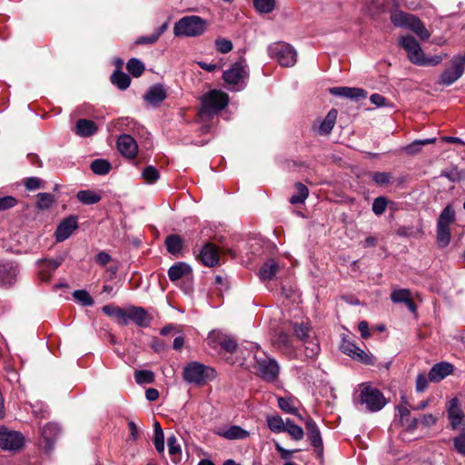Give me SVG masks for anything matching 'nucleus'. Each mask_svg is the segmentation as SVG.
<instances>
[{"instance_id": "nucleus-25", "label": "nucleus", "mask_w": 465, "mask_h": 465, "mask_svg": "<svg viewBox=\"0 0 465 465\" xmlns=\"http://www.w3.org/2000/svg\"><path fill=\"white\" fill-rule=\"evenodd\" d=\"M338 112L335 109L329 111L325 118L321 122L318 126V133L322 135L329 134L334 127Z\"/></svg>"}, {"instance_id": "nucleus-29", "label": "nucleus", "mask_w": 465, "mask_h": 465, "mask_svg": "<svg viewBox=\"0 0 465 465\" xmlns=\"http://www.w3.org/2000/svg\"><path fill=\"white\" fill-rule=\"evenodd\" d=\"M455 221V211L451 205H447L440 213L437 222L438 227L450 228V225Z\"/></svg>"}, {"instance_id": "nucleus-42", "label": "nucleus", "mask_w": 465, "mask_h": 465, "mask_svg": "<svg viewBox=\"0 0 465 465\" xmlns=\"http://www.w3.org/2000/svg\"><path fill=\"white\" fill-rule=\"evenodd\" d=\"M411 16V15L410 14L401 11H396L393 14H391V19L394 25L400 27H407Z\"/></svg>"}, {"instance_id": "nucleus-16", "label": "nucleus", "mask_w": 465, "mask_h": 465, "mask_svg": "<svg viewBox=\"0 0 465 465\" xmlns=\"http://www.w3.org/2000/svg\"><path fill=\"white\" fill-rule=\"evenodd\" d=\"M17 273V266L14 262H0V286H12L16 280Z\"/></svg>"}, {"instance_id": "nucleus-46", "label": "nucleus", "mask_w": 465, "mask_h": 465, "mask_svg": "<svg viewBox=\"0 0 465 465\" xmlns=\"http://www.w3.org/2000/svg\"><path fill=\"white\" fill-rule=\"evenodd\" d=\"M411 297L408 289L394 290L391 294V299L395 303H405Z\"/></svg>"}, {"instance_id": "nucleus-9", "label": "nucleus", "mask_w": 465, "mask_h": 465, "mask_svg": "<svg viewBox=\"0 0 465 465\" xmlns=\"http://www.w3.org/2000/svg\"><path fill=\"white\" fill-rule=\"evenodd\" d=\"M25 443V438L18 431L9 430L6 428H0V448L6 450H20Z\"/></svg>"}, {"instance_id": "nucleus-1", "label": "nucleus", "mask_w": 465, "mask_h": 465, "mask_svg": "<svg viewBox=\"0 0 465 465\" xmlns=\"http://www.w3.org/2000/svg\"><path fill=\"white\" fill-rule=\"evenodd\" d=\"M208 23L198 15H186L179 19L173 26L176 37H198L207 30Z\"/></svg>"}, {"instance_id": "nucleus-60", "label": "nucleus", "mask_w": 465, "mask_h": 465, "mask_svg": "<svg viewBox=\"0 0 465 465\" xmlns=\"http://www.w3.org/2000/svg\"><path fill=\"white\" fill-rule=\"evenodd\" d=\"M17 204V200L12 196L0 198V211L10 209Z\"/></svg>"}, {"instance_id": "nucleus-47", "label": "nucleus", "mask_w": 465, "mask_h": 465, "mask_svg": "<svg viewBox=\"0 0 465 465\" xmlns=\"http://www.w3.org/2000/svg\"><path fill=\"white\" fill-rule=\"evenodd\" d=\"M142 177L147 183H154L159 179L160 173L155 167L149 165L143 171Z\"/></svg>"}, {"instance_id": "nucleus-2", "label": "nucleus", "mask_w": 465, "mask_h": 465, "mask_svg": "<svg viewBox=\"0 0 465 465\" xmlns=\"http://www.w3.org/2000/svg\"><path fill=\"white\" fill-rule=\"evenodd\" d=\"M253 359L255 361L253 365L255 372L262 380L272 382L278 378L280 367L274 359L269 357L259 349L255 351Z\"/></svg>"}, {"instance_id": "nucleus-50", "label": "nucleus", "mask_w": 465, "mask_h": 465, "mask_svg": "<svg viewBox=\"0 0 465 465\" xmlns=\"http://www.w3.org/2000/svg\"><path fill=\"white\" fill-rule=\"evenodd\" d=\"M74 298L84 306H91L94 304V300L91 295L84 290L74 291L73 293Z\"/></svg>"}, {"instance_id": "nucleus-37", "label": "nucleus", "mask_w": 465, "mask_h": 465, "mask_svg": "<svg viewBox=\"0 0 465 465\" xmlns=\"http://www.w3.org/2000/svg\"><path fill=\"white\" fill-rule=\"evenodd\" d=\"M90 168L95 174L105 175L111 170V163L104 159H96L92 162Z\"/></svg>"}, {"instance_id": "nucleus-55", "label": "nucleus", "mask_w": 465, "mask_h": 465, "mask_svg": "<svg viewBox=\"0 0 465 465\" xmlns=\"http://www.w3.org/2000/svg\"><path fill=\"white\" fill-rule=\"evenodd\" d=\"M453 445L455 450L462 456L465 457V432L460 433L453 438Z\"/></svg>"}, {"instance_id": "nucleus-24", "label": "nucleus", "mask_w": 465, "mask_h": 465, "mask_svg": "<svg viewBox=\"0 0 465 465\" xmlns=\"http://www.w3.org/2000/svg\"><path fill=\"white\" fill-rule=\"evenodd\" d=\"M98 128L94 122L87 119H79L75 124V134L81 137L94 134Z\"/></svg>"}, {"instance_id": "nucleus-41", "label": "nucleus", "mask_w": 465, "mask_h": 465, "mask_svg": "<svg viewBox=\"0 0 465 465\" xmlns=\"http://www.w3.org/2000/svg\"><path fill=\"white\" fill-rule=\"evenodd\" d=\"M127 71L134 77H139L144 71V64L136 58H131L126 64Z\"/></svg>"}, {"instance_id": "nucleus-54", "label": "nucleus", "mask_w": 465, "mask_h": 465, "mask_svg": "<svg viewBox=\"0 0 465 465\" xmlns=\"http://www.w3.org/2000/svg\"><path fill=\"white\" fill-rule=\"evenodd\" d=\"M391 174L386 172H376L372 174L373 182L378 185H385L390 183Z\"/></svg>"}, {"instance_id": "nucleus-48", "label": "nucleus", "mask_w": 465, "mask_h": 465, "mask_svg": "<svg viewBox=\"0 0 465 465\" xmlns=\"http://www.w3.org/2000/svg\"><path fill=\"white\" fill-rule=\"evenodd\" d=\"M257 11L260 13H271L275 6V0H253Z\"/></svg>"}, {"instance_id": "nucleus-5", "label": "nucleus", "mask_w": 465, "mask_h": 465, "mask_svg": "<svg viewBox=\"0 0 465 465\" xmlns=\"http://www.w3.org/2000/svg\"><path fill=\"white\" fill-rule=\"evenodd\" d=\"M386 402L384 395L378 389L370 385H363L361 388L358 403L364 406L368 411H379L386 405Z\"/></svg>"}, {"instance_id": "nucleus-36", "label": "nucleus", "mask_w": 465, "mask_h": 465, "mask_svg": "<svg viewBox=\"0 0 465 465\" xmlns=\"http://www.w3.org/2000/svg\"><path fill=\"white\" fill-rule=\"evenodd\" d=\"M296 193L290 198V202L292 204L302 203L309 195L308 188L302 183L295 184Z\"/></svg>"}, {"instance_id": "nucleus-21", "label": "nucleus", "mask_w": 465, "mask_h": 465, "mask_svg": "<svg viewBox=\"0 0 465 465\" xmlns=\"http://www.w3.org/2000/svg\"><path fill=\"white\" fill-rule=\"evenodd\" d=\"M143 97L148 104L158 106L166 98V91L162 84H154L147 90Z\"/></svg>"}, {"instance_id": "nucleus-6", "label": "nucleus", "mask_w": 465, "mask_h": 465, "mask_svg": "<svg viewBox=\"0 0 465 465\" xmlns=\"http://www.w3.org/2000/svg\"><path fill=\"white\" fill-rule=\"evenodd\" d=\"M268 54L283 67H292L297 62V52L285 42H276L269 45Z\"/></svg>"}, {"instance_id": "nucleus-57", "label": "nucleus", "mask_w": 465, "mask_h": 465, "mask_svg": "<svg viewBox=\"0 0 465 465\" xmlns=\"http://www.w3.org/2000/svg\"><path fill=\"white\" fill-rule=\"evenodd\" d=\"M442 59H443L442 55H434L431 57H426L424 54L418 65H420V66H435V65L440 64Z\"/></svg>"}, {"instance_id": "nucleus-11", "label": "nucleus", "mask_w": 465, "mask_h": 465, "mask_svg": "<svg viewBox=\"0 0 465 465\" xmlns=\"http://www.w3.org/2000/svg\"><path fill=\"white\" fill-rule=\"evenodd\" d=\"M248 75L246 65L242 63L233 64L228 70L223 72V78L230 85H238Z\"/></svg>"}, {"instance_id": "nucleus-33", "label": "nucleus", "mask_w": 465, "mask_h": 465, "mask_svg": "<svg viewBox=\"0 0 465 465\" xmlns=\"http://www.w3.org/2000/svg\"><path fill=\"white\" fill-rule=\"evenodd\" d=\"M293 331L295 336L303 343L306 340L312 338L315 333L310 326L304 323H294Z\"/></svg>"}, {"instance_id": "nucleus-10", "label": "nucleus", "mask_w": 465, "mask_h": 465, "mask_svg": "<svg viewBox=\"0 0 465 465\" xmlns=\"http://www.w3.org/2000/svg\"><path fill=\"white\" fill-rule=\"evenodd\" d=\"M401 45L406 51L409 60L418 65L424 55L418 41L413 36H402Z\"/></svg>"}, {"instance_id": "nucleus-56", "label": "nucleus", "mask_w": 465, "mask_h": 465, "mask_svg": "<svg viewBox=\"0 0 465 465\" xmlns=\"http://www.w3.org/2000/svg\"><path fill=\"white\" fill-rule=\"evenodd\" d=\"M24 184L28 191H35L43 187V181L38 177H28Z\"/></svg>"}, {"instance_id": "nucleus-19", "label": "nucleus", "mask_w": 465, "mask_h": 465, "mask_svg": "<svg viewBox=\"0 0 465 465\" xmlns=\"http://www.w3.org/2000/svg\"><path fill=\"white\" fill-rule=\"evenodd\" d=\"M453 370V365L446 361L434 364L429 371V380L432 382H438L451 374Z\"/></svg>"}, {"instance_id": "nucleus-40", "label": "nucleus", "mask_w": 465, "mask_h": 465, "mask_svg": "<svg viewBox=\"0 0 465 465\" xmlns=\"http://www.w3.org/2000/svg\"><path fill=\"white\" fill-rule=\"evenodd\" d=\"M285 432H288L294 440H301L304 436L302 428L294 424L290 419L286 420Z\"/></svg>"}, {"instance_id": "nucleus-35", "label": "nucleus", "mask_w": 465, "mask_h": 465, "mask_svg": "<svg viewBox=\"0 0 465 465\" xmlns=\"http://www.w3.org/2000/svg\"><path fill=\"white\" fill-rule=\"evenodd\" d=\"M111 82L121 90H125L129 87L131 79L125 73L115 71L111 75Z\"/></svg>"}, {"instance_id": "nucleus-3", "label": "nucleus", "mask_w": 465, "mask_h": 465, "mask_svg": "<svg viewBox=\"0 0 465 465\" xmlns=\"http://www.w3.org/2000/svg\"><path fill=\"white\" fill-rule=\"evenodd\" d=\"M183 380L192 384L203 385L215 377V371L198 361H191L183 371Z\"/></svg>"}, {"instance_id": "nucleus-44", "label": "nucleus", "mask_w": 465, "mask_h": 465, "mask_svg": "<svg viewBox=\"0 0 465 465\" xmlns=\"http://www.w3.org/2000/svg\"><path fill=\"white\" fill-rule=\"evenodd\" d=\"M450 237L451 233L450 228L437 226V242L441 248L446 247L450 243Z\"/></svg>"}, {"instance_id": "nucleus-58", "label": "nucleus", "mask_w": 465, "mask_h": 465, "mask_svg": "<svg viewBox=\"0 0 465 465\" xmlns=\"http://www.w3.org/2000/svg\"><path fill=\"white\" fill-rule=\"evenodd\" d=\"M274 343L279 348L289 349L292 347L289 335L286 333H283V332H281L278 334V336L276 337V339L274 341Z\"/></svg>"}, {"instance_id": "nucleus-4", "label": "nucleus", "mask_w": 465, "mask_h": 465, "mask_svg": "<svg viewBox=\"0 0 465 465\" xmlns=\"http://www.w3.org/2000/svg\"><path fill=\"white\" fill-rule=\"evenodd\" d=\"M228 95L220 90H212L202 98L201 114L211 117L226 107Z\"/></svg>"}, {"instance_id": "nucleus-63", "label": "nucleus", "mask_w": 465, "mask_h": 465, "mask_svg": "<svg viewBox=\"0 0 465 465\" xmlns=\"http://www.w3.org/2000/svg\"><path fill=\"white\" fill-rule=\"evenodd\" d=\"M420 420L424 427H430L437 423L438 419L434 415L428 413L424 414Z\"/></svg>"}, {"instance_id": "nucleus-27", "label": "nucleus", "mask_w": 465, "mask_h": 465, "mask_svg": "<svg viewBox=\"0 0 465 465\" xmlns=\"http://www.w3.org/2000/svg\"><path fill=\"white\" fill-rule=\"evenodd\" d=\"M102 310L106 315L115 319L116 322L120 325H126V322H125L126 310H124V309H122L118 306L113 305V304L105 305L103 307Z\"/></svg>"}, {"instance_id": "nucleus-61", "label": "nucleus", "mask_w": 465, "mask_h": 465, "mask_svg": "<svg viewBox=\"0 0 465 465\" xmlns=\"http://www.w3.org/2000/svg\"><path fill=\"white\" fill-rule=\"evenodd\" d=\"M429 376L420 373L416 379V391L419 392L424 391L428 387Z\"/></svg>"}, {"instance_id": "nucleus-28", "label": "nucleus", "mask_w": 465, "mask_h": 465, "mask_svg": "<svg viewBox=\"0 0 465 465\" xmlns=\"http://www.w3.org/2000/svg\"><path fill=\"white\" fill-rule=\"evenodd\" d=\"M302 346L304 349V355L307 359H315L321 351L320 343L315 335L312 338L306 340V341L302 343Z\"/></svg>"}, {"instance_id": "nucleus-39", "label": "nucleus", "mask_w": 465, "mask_h": 465, "mask_svg": "<svg viewBox=\"0 0 465 465\" xmlns=\"http://www.w3.org/2000/svg\"><path fill=\"white\" fill-rule=\"evenodd\" d=\"M436 138H428L422 140H415L411 143L404 147V151L408 154H416L421 150V146L435 143Z\"/></svg>"}, {"instance_id": "nucleus-23", "label": "nucleus", "mask_w": 465, "mask_h": 465, "mask_svg": "<svg viewBox=\"0 0 465 465\" xmlns=\"http://www.w3.org/2000/svg\"><path fill=\"white\" fill-rule=\"evenodd\" d=\"M191 272L192 269L187 263L179 262L169 268L168 277L173 282L191 274Z\"/></svg>"}, {"instance_id": "nucleus-53", "label": "nucleus", "mask_w": 465, "mask_h": 465, "mask_svg": "<svg viewBox=\"0 0 465 465\" xmlns=\"http://www.w3.org/2000/svg\"><path fill=\"white\" fill-rule=\"evenodd\" d=\"M388 201L385 197L380 196L374 199L372 203V212L376 215H381L387 207Z\"/></svg>"}, {"instance_id": "nucleus-59", "label": "nucleus", "mask_w": 465, "mask_h": 465, "mask_svg": "<svg viewBox=\"0 0 465 465\" xmlns=\"http://www.w3.org/2000/svg\"><path fill=\"white\" fill-rule=\"evenodd\" d=\"M349 90L351 92H348L347 98H351V99L359 101L361 99L365 98L367 95V92L361 88L349 87Z\"/></svg>"}, {"instance_id": "nucleus-64", "label": "nucleus", "mask_w": 465, "mask_h": 465, "mask_svg": "<svg viewBox=\"0 0 465 465\" xmlns=\"http://www.w3.org/2000/svg\"><path fill=\"white\" fill-rule=\"evenodd\" d=\"M41 263L53 273L60 265L61 261L58 260H41Z\"/></svg>"}, {"instance_id": "nucleus-12", "label": "nucleus", "mask_w": 465, "mask_h": 465, "mask_svg": "<svg viewBox=\"0 0 465 465\" xmlns=\"http://www.w3.org/2000/svg\"><path fill=\"white\" fill-rule=\"evenodd\" d=\"M305 427L312 446L315 449L318 455L322 456L323 452V443L321 431L316 422L311 417H308L305 420Z\"/></svg>"}, {"instance_id": "nucleus-8", "label": "nucleus", "mask_w": 465, "mask_h": 465, "mask_svg": "<svg viewBox=\"0 0 465 465\" xmlns=\"http://www.w3.org/2000/svg\"><path fill=\"white\" fill-rule=\"evenodd\" d=\"M340 349L344 354L348 355L354 361H357L362 364L371 366L375 364V358L372 354L368 353L363 350L360 349L355 343H353L350 340L343 338Z\"/></svg>"}, {"instance_id": "nucleus-32", "label": "nucleus", "mask_w": 465, "mask_h": 465, "mask_svg": "<svg viewBox=\"0 0 465 465\" xmlns=\"http://www.w3.org/2000/svg\"><path fill=\"white\" fill-rule=\"evenodd\" d=\"M164 242L168 252L172 254H177L183 249V239L178 234L167 236Z\"/></svg>"}, {"instance_id": "nucleus-34", "label": "nucleus", "mask_w": 465, "mask_h": 465, "mask_svg": "<svg viewBox=\"0 0 465 465\" xmlns=\"http://www.w3.org/2000/svg\"><path fill=\"white\" fill-rule=\"evenodd\" d=\"M266 422L272 431L275 433L285 432L286 421L280 415L267 416Z\"/></svg>"}, {"instance_id": "nucleus-38", "label": "nucleus", "mask_w": 465, "mask_h": 465, "mask_svg": "<svg viewBox=\"0 0 465 465\" xmlns=\"http://www.w3.org/2000/svg\"><path fill=\"white\" fill-rule=\"evenodd\" d=\"M36 198V207L40 210L49 209L55 202L54 196L48 193H39Z\"/></svg>"}, {"instance_id": "nucleus-51", "label": "nucleus", "mask_w": 465, "mask_h": 465, "mask_svg": "<svg viewBox=\"0 0 465 465\" xmlns=\"http://www.w3.org/2000/svg\"><path fill=\"white\" fill-rule=\"evenodd\" d=\"M134 379L138 384L151 383L153 381V373L147 370L136 371Z\"/></svg>"}, {"instance_id": "nucleus-52", "label": "nucleus", "mask_w": 465, "mask_h": 465, "mask_svg": "<svg viewBox=\"0 0 465 465\" xmlns=\"http://www.w3.org/2000/svg\"><path fill=\"white\" fill-rule=\"evenodd\" d=\"M219 344L224 351H226L228 352H233L237 348L236 341L230 336L223 335V336L220 337Z\"/></svg>"}, {"instance_id": "nucleus-22", "label": "nucleus", "mask_w": 465, "mask_h": 465, "mask_svg": "<svg viewBox=\"0 0 465 465\" xmlns=\"http://www.w3.org/2000/svg\"><path fill=\"white\" fill-rule=\"evenodd\" d=\"M279 408L285 413L293 414L297 416L300 420H303V418L301 414L298 413V409L296 407V402L298 401L296 398L292 395L278 397L277 398Z\"/></svg>"}, {"instance_id": "nucleus-13", "label": "nucleus", "mask_w": 465, "mask_h": 465, "mask_svg": "<svg viewBox=\"0 0 465 465\" xmlns=\"http://www.w3.org/2000/svg\"><path fill=\"white\" fill-rule=\"evenodd\" d=\"M152 318L143 307L132 306L125 312L126 325L129 321L134 322L139 327H148L151 323Z\"/></svg>"}, {"instance_id": "nucleus-7", "label": "nucleus", "mask_w": 465, "mask_h": 465, "mask_svg": "<svg viewBox=\"0 0 465 465\" xmlns=\"http://www.w3.org/2000/svg\"><path fill=\"white\" fill-rule=\"evenodd\" d=\"M465 71V54L454 55L450 60V66L440 74L439 84L450 86L459 80Z\"/></svg>"}, {"instance_id": "nucleus-17", "label": "nucleus", "mask_w": 465, "mask_h": 465, "mask_svg": "<svg viewBox=\"0 0 465 465\" xmlns=\"http://www.w3.org/2000/svg\"><path fill=\"white\" fill-rule=\"evenodd\" d=\"M198 259L203 264L208 267H213L219 262V251L215 244L206 243L201 250Z\"/></svg>"}, {"instance_id": "nucleus-14", "label": "nucleus", "mask_w": 465, "mask_h": 465, "mask_svg": "<svg viewBox=\"0 0 465 465\" xmlns=\"http://www.w3.org/2000/svg\"><path fill=\"white\" fill-rule=\"evenodd\" d=\"M117 148L120 153L129 159H134L138 153L136 141L129 134H122L117 140Z\"/></svg>"}, {"instance_id": "nucleus-15", "label": "nucleus", "mask_w": 465, "mask_h": 465, "mask_svg": "<svg viewBox=\"0 0 465 465\" xmlns=\"http://www.w3.org/2000/svg\"><path fill=\"white\" fill-rule=\"evenodd\" d=\"M448 419L453 430H457L464 419V413L460 408L458 398H452L447 404Z\"/></svg>"}, {"instance_id": "nucleus-31", "label": "nucleus", "mask_w": 465, "mask_h": 465, "mask_svg": "<svg viewBox=\"0 0 465 465\" xmlns=\"http://www.w3.org/2000/svg\"><path fill=\"white\" fill-rule=\"evenodd\" d=\"M77 200L86 205L97 203L101 200V195L92 190H82L76 194Z\"/></svg>"}, {"instance_id": "nucleus-20", "label": "nucleus", "mask_w": 465, "mask_h": 465, "mask_svg": "<svg viewBox=\"0 0 465 465\" xmlns=\"http://www.w3.org/2000/svg\"><path fill=\"white\" fill-rule=\"evenodd\" d=\"M215 433L226 440H243L249 437L250 433L246 430L237 425H232L229 428L218 429Z\"/></svg>"}, {"instance_id": "nucleus-62", "label": "nucleus", "mask_w": 465, "mask_h": 465, "mask_svg": "<svg viewBox=\"0 0 465 465\" xmlns=\"http://www.w3.org/2000/svg\"><path fill=\"white\" fill-rule=\"evenodd\" d=\"M153 443H154L156 450L159 453H163L164 451V435L163 434H160L159 432L157 434H154Z\"/></svg>"}, {"instance_id": "nucleus-18", "label": "nucleus", "mask_w": 465, "mask_h": 465, "mask_svg": "<svg viewBox=\"0 0 465 465\" xmlns=\"http://www.w3.org/2000/svg\"><path fill=\"white\" fill-rule=\"evenodd\" d=\"M77 217L69 216L65 218L57 227L55 231V237L57 242L66 240L73 232L77 229Z\"/></svg>"}, {"instance_id": "nucleus-26", "label": "nucleus", "mask_w": 465, "mask_h": 465, "mask_svg": "<svg viewBox=\"0 0 465 465\" xmlns=\"http://www.w3.org/2000/svg\"><path fill=\"white\" fill-rule=\"evenodd\" d=\"M278 268V263L274 260L267 261L260 269V279L262 282L272 280L277 273Z\"/></svg>"}, {"instance_id": "nucleus-49", "label": "nucleus", "mask_w": 465, "mask_h": 465, "mask_svg": "<svg viewBox=\"0 0 465 465\" xmlns=\"http://www.w3.org/2000/svg\"><path fill=\"white\" fill-rule=\"evenodd\" d=\"M216 50L220 52L221 54H227L232 50V41L223 38V37H218L216 38L214 42Z\"/></svg>"}, {"instance_id": "nucleus-43", "label": "nucleus", "mask_w": 465, "mask_h": 465, "mask_svg": "<svg viewBox=\"0 0 465 465\" xmlns=\"http://www.w3.org/2000/svg\"><path fill=\"white\" fill-rule=\"evenodd\" d=\"M441 176L446 177L451 182H460L465 180V171L459 170L457 167H451L441 173Z\"/></svg>"}, {"instance_id": "nucleus-30", "label": "nucleus", "mask_w": 465, "mask_h": 465, "mask_svg": "<svg viewBox=\"0 0 465 465\" xmlns=\"http://www.w3.org/2000/svg\"><path fill=\"white\" fill-rule=\"evenodd\" d=\"M60 433V428L58 424L54 422H48L42 428V436L46 441L47 445L50 446L55 438Z\"/></svg>"}, {"instance_id": "nucleus-45", "label": "nucleus", "mask_w": 465, "mask_h": 465, "mask_svg": "<svg viewBox=\"0 0 465 465\" xmlns=\"http://www.w3.org/2000/svg\"><path fill=\"white\" fill-rule=\"evenodd\" d=\"M167 445L169 454L173 457V460L176 462V456L181 455L182 450L174 435L168 437Z\"/></svg>"}]
</instances>
